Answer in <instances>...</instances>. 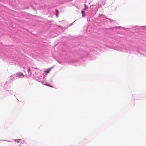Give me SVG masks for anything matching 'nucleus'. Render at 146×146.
<instances>
[{
  "label": "nucleus",
  "instance_id": "nucleus-1",
  "mask_svg": "<svg viewBox=\"0 0 146 146\" xmlns=\"http://www.w3.org/2000/svg\"><path fill=\"white\" fill-rule=\"evenodd\" d=\"M10 63H12L11 64L17 65L21 68L24 69V71L26 73V76L27 77L35 76L37 75L38 73L37 68H33L30 66V64L27 63L25 61L24 62L23 60L20 58H17L14 56L10 57L9 59H8Z\"/></svg>",
  "mask_w": 146,
  "mask_h": 146
},
{
  "label": "nucleus",
  "instance_id": "nucleus-2",
  "mask_svg": "<svg viewBox=\"0 0 146 146\" xmlns=\"http://www.w3.org/2000/svg\"><path fill=\"white\" fill-rule=\"evenodd\" d=\"M133 47H132L130 46L127 45L122 46V47L117 48L116 49L122 52H126L128 53H130L131 52H135V50H133Z\"/></svg>",
  "mask_w": 146,
  "mask_h": 146
},
{
  "label": "nucleus",
  "instance_id": "nucleus-3",
  "mask_svg": "<svg viewBox=\"0 0 146 146\" xmlns=\"http://www.w3.org/2000/svg\"><path fill=\"white\" fill-rule=\"evenodd\" d=\"M78 53L82 57H87L88 56V54L87 52L85 51L84 50H80L79 52Z\"/></svg>",
  "mask_w": 146,
  "mask_h": 146
},
{
  "label": "nucleus",
  "instance_id": "nucleus-4",
  "mask_svg": "<svg viewBox=\"0 0 146 146\" xmlns=\"http://www.w3.org/2000/svg\"><path fill=\"white\" fill-rule=\"evenodd\" d=\"M134 48L136 52H138L141 54L146 56V50H144L141 49H139L137 50V48Z\"/></svg>",
  "mask_w": 146,
  "mask_h": 146
},
{
  "label": "nucleus",
  "instance_id": "nucleus-5",
  "mask_svg": "<svg viewBox=\"0 0 146 146\" xmlns=\"http://www.w3.org/2000/svg\"><path fill=\"white\" fill-rule=\"evenodd\" d=\"M44 76L43 77L41 76V77H36L35 78V79L36 80H37L38 82L42 83L43 82V80L44 78Z\"/></svg>",
  "mask_w": 146,
  "mask_h": 146
},
{
  "label": "nucleus",
  "instance_id": "nucleus-6",
  "mask_svg": "<svg viewBox=\"0 0 146 146\" xmlns=\"http://www.w3.org/2000/svg\"><path fill=\"white\" fill-rule=\"evenodd\" d=\"M16 76L17 77L19 78H23L24 77L23 74L21 72L17 73Z\"/></svg>",
  "mask_w": 146,
  "mask_h": 146
},
{
  "label": "nucleus",
  "instance_id": "nucleus-7",
  "mask_svg": "<svg viewBox=\"0 0 146 146\" xmlns=\"http://www.w3.org/2000/svg\"><path fill=\"white\" fill-rule=\"evenodd\" d=\"M14 79V78L13 76H10L9 77V80L10 82L13 81Z\"/></svg>",
  "mask_w": 146,
  "mask_h": 146
},
{
  "label": "nucleus",
  "instance_id": "nucleus-8",
  "mask_svg": "<svg viewBox=\"0 0 146 146\" xmlns=\"http://www.w3.org/2000/svg\"><path fill=\"white\" fill-rule=\"evenodd\" d=\"M51 68L46 69L44 71L47 73H48L51 70Z\"/></svg>",
  "mask_w": 146,
  "mask_h": 146
},
{
  "label": "nucleus",
  "instance_id": "nucleus-9",
  "mask_svg": "<svg viewBox=\"0 0 146 146\" xmlns=\"http://www.w3.org/2000/svg\"><path fill=\"white\" fill-rule=\"evenodd\" d=\"M84 10L82 11H81L82 14V17H85V12L84 11Z\"/></svg>",
  "mask_w": 146,
  "mask_h": 146
},
{
  "label": "nucleus",
  "instance_id": "nucleus-10",
  "mask_svg": "<svg viewBox=\"0 0 146 146\" xmlns=\"http://www.w3.org/2000/svg\"><path fill=\"white\" fill-rule=\"evenodd\" d=\"M21 140V139H16L14 140L15 142H17V143H19L20 141Z\"/></svg>",
  "mask_w": 146,
  "mask_h": 146
},
{
  "label": "nucleus",
  "instance_id": "nucleus-11",
  "mask_svg": "<svg viewBox=\"0 0 146 146\" xmlns=\"http://www.w3.org/2000/svg\"><path fill=\"white\" fill-rule=\"evenodd\" d=\"M5 92H8L9 94H11V93H12V92L11 90H6V91H5Z\"/></svg>",
  "mask_w": 146,
  "mask_h": 146
},
{
  "label": "nucleus",
  "instance_id": "nucleus-12",
  "mask_svg": "<svg viewBox=\"0 0 146 146\" xmlns=\"http://www.w3.org/2000/svg\"><path fill=\"white\" fill-rule=\"evenodd\" d=\"M99 17L100 18H104L105 17V16L103 15H100L99 16Z\"/></svg>",
  "mask_w": 146,
  "mask_h": 146
},
{
  "label": "nucleus",
  "instance_id": "nucleus-13",
  "mask_svg": "<svg viewBox=\"0 0 146 146\" xmlns=\"http://www.w3.org/2000/svg\"><path fill=\"white\" fill-rule=\"evenodd\" d=\"M84 7H85V8H84V10H86L88 8V7H87V6H86V5L85 4H84Z\"/></svg>",
  "mask_w": 146,
  "mask_h": 146
},
{
  "label": "nucleus",
  "instance_id": "nucleus-14",
  "mask_svg": "<svg viewBox=\"0 0 146 146\" xmlns=\"http://www.w3.org/2000/svg\"><path fill=\"white\" fill-rule=\"evenodd\" d=\"M140 27L142 28L143 29H145L146 30V26L141 27Z\"/></svg>",
  "mask_w": 146,
  "mask_h": 146
},
{
  "label": "nucleus",
  "instance_id": "nucleus-15",
  "mask_svg": "<svg viewBox=\"0 0 146 146\" xmlns=\"http://www.w3.org/2000/svg\"><path fill=\"white\" fill-rule=\"evenodd\" d=\"M56 13H57L56 14V17H57L58 11L57 9H56Z\"/></svg>",
  "mask_w": 146,
  "mask_h": 146
},
{
  "label": "nucleus",
  "instance_id": "nucleus-16",
  "mask_svg": "<svg viewBox=\"0 0 146 146\" xmlns=\"http://www.w3.org/2000/svg\"><path fill=\"white\" fill-rule=\"evenodd\" d=\"M1 140L2 141H7L8 142H13V141H6V140Z\"/></svg>",
  "mask_w": 146,
  "mask_h": 146
},
{
  "label": "nucleus",
  "instance_id": "nucleus-17",
  "mask_svg": "<svg viewBox=\"0 0 146 146\" xmlns=\"http://www.w3.org/2000/svg\"><path fill=\"white\" fill-rule=\"evenodd\" d=\"M46 85L47 86H50V87H52V86H51L49 85Z\"/></svg>",
  "mask_w": 146,
  "mask_h": 146
},
{
  "label": "nucleus",
  "instance_id": "nucleus-18",
  "mask_svg": "<svg viewBox=\"0 0 146 146\" xmlns=\"http://www.w3.org/2000/svg\"><path fill=\"white\" fill-rule=\"evenodd\" d=\"M58 62L60 64H62V63L60 62H59L58 61Z\"/></svg>",
  "mask_w": 146,
  "mask_h": 146
},
{
  "label": "nucleus",
  "instance_id": "nucleus-19",
  "mask_svg": "<svg viewBox=\"0 0 146 146\" xmlns=\"http://www.w3.org/2000/svg\"><path fill=\"white\" fill-rule=\"evenodd\" d=\"M96 14V13H93V15H94V14Z\"/></svg>",
  "mask_w": 146,
  "mask_h": 146
},
{
  "label": "nucleus",
  "instance_id": "nucleus-20",
  "mask_svg": "<svg viewBox=\"0 0 146 146\" xmlns=\"http://www.w3.org/2000/svg\"><path fill=\"white\" fill-rule=\"evenodd\" d=\"M18 146H21V145H19Z\"/></svg>",
  "mask_w": 146,
  "mask_h": 146
},
{
  "label": "nucleus",
  "instance_id": "nucleus-21",
  "mask_svg": "<svg viewBox=\"0 0 146 146\" xmlns=\"http://www.w3.org/2000/svg\"><path fill=\"white\" fill-rule=\"evenodd\" d=\"M70 146H72V145H70Z\"/></svg>",
  "mask_w": 146,
  "mask_h": 146
}]
</instances>
